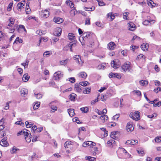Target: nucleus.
<instances>
[{"label": "nucleus", "mask_w": 161, "mask_h": 161, "mask_svg": "<svg viewBox=\"0 0 161 161\" xmlns=\"http://www.w3.org/2000/svg\"><path fill=\"white\" fill-rule=\"evenodd\" d=\"M21 95L24 97H25L27 95L28 90L25 88H23L20 91Z\"/></svg>", "instance_id": "nucleus-16"}, {"label": "nucleus", "mask_w": 161, "mask_h": 161, "mask_svg": "<svg viewBox=\"0 0 161 161\" xmlns=\"http://www.w3.org/2000/svg\"><path fill=\"white\" fill-rule=\"evenodd\" d=\"M129 30L131 31H134L136 29V26L132 22H130L128 24Z\"/></svg>", "instance_id": "nucleus-10"}, {"label": "nucleus", "mask_w": 161, "mask_h": 161, "mask_svg": "<svg viewBox=\"0 0 161 161\" xmlns=\"http://www.w3.org/2000/svg\"><path fill=\"white\" fill-rule=\"evenodd\" d=\"M81 87L79 84H76L75 86V90L77 92H80L82 91Z\"/></svg>", "instance_id": "nucleus-17"}, {"label": "nucleus", "mask_w": 161, "mask_h": 161, "mask_svg": "<svg viewBox=\"0 0 161 161\" xmlns=\"http://www.w3.org/2000/svg\"><path fill=\"white\" fill-rule=\"evenodd\" d=\"M109 77L110 78H117L118 79H120L121 78L120 75L117 73H110L109 75Z\"/></svg>", "instance_id": "nucleus-12"}, {"label": "nucleus", "mask_w": 161, "mask_h": 161, "mask_svg": "<svg viewBox=\"0 0 161 161\" xmlns=\"http://www.w3.org/2000/svg\"><path fill=\"white\" fill-rule=\"evenodd\" d=\"M40 105V102H37L33 106V109H36L38 108Z\"/></svg>", "instance_id": "nucleus-48"}, {"label": "nucleus", "mask_w": 161, "mask_h": 161, "mask_svg": "<svg viewBox=\"0 0 161 161\" xmlns=\"http://www.w3.org/2000/svg\"><path fill=\"white\" fill-rule=\"evenodd\" d=\"M107 17L108 18L111 19V20H112L114 19L115 16L114 14H113L112 12H110L107 14Z\"/></svg>", "instance_id": "nucleus-29"}, {"label": "nucleus", "mask_w": 161, "mask_h": 161, "mask_svg": "<svg viewBox=\"0 0 161 161\" xmlns=\"http://www.w3.org/2000/svg\"><path fill=\"white\" fill-rule=\"evenodd\" d=\"M100 118L102 120L103 122H104L108 119V117L107 115H104L101 116Z\"/></svg>", "instance_id": "nucleus-33"}, {"label": "nucleus", "mask_w": 161, "mask_h": 161, "mask_svg": "<svg viewBox=\"0 0 161 161\" xmlns=\"http://www.w3.org/2000/svg\"><path fill=\"white\" fill-rule=\"evenodd\" d=\"M141 49L144 51L147 50L148 48V45L147 43H143L141 46Z\"/></svg>", "instance_id": "nucleus-23"}, {"label": "nucleus", "mask_w": 161, "mask_h": 161, "mask_svg": "<svg viewBox=\"0 0 161 161\" xmlns=\"http://www.w3.org/2000/svg\"><path fill=\"white\" fill-rule=\"evenodd\" d=\"M76 46L75 43H72V42H70L68 45V47L69 48H70V51L71 52L73 51V50L72 49V47H75Z\"/></svg>", "instance_id": "nucleus-37"}, {"label": "nucleus", "mask_w": 161, "mask_h": 161, "mask_svg": "<svg viewBox=\"0 0 161 161\" xmlns=\"http://www.w3.org/2000/svg\"><path fill=\"white\" fill-rule=\"evenodd\" d=\"M155 85L156 86H161V83L160 82L157 80H156L154 81Z\"/></svg>", "instance_id": "nucleus-52"}, {"label": "nucleus", "mask_w": 161, "mask_h": 161, "mask_svg": "<svg viewBox=\"0 0 161 161\" xmlns=\"http://www.w3.org/2000/svg\"><path fill=\"white\" fill-rule=\"evenodd\" d=\"M119 114H117L115 115L113 117V119L115 120H117L118 118L119 117Z\"/></svg>", "instance_id": "nucleus-59"}, {"label": "nucleus", "mask_w": 161, "mask_h": 161, "mask_svg": "<svg viewBox=\"0 0 161 161\" xmlns=\"http://www.w3.org/2000/svg\"><path fill=\"white\" fill-rule=\"evenodd\" d=\"M115 141L113 139H111L108 141L107 144L108 146L112 147L115 144Z\"/></svg>", "instance_id": "nucleus-21"}, {"label": "nucleus", "mask_w": 161, "mask_h": 161, "mask_svg": "<svg viewBox=\"0 0 161 161\" xmlns=\"http://www.w3.org/2000/svg\"><path fill=\"white\" fill-rule=\"evenodd\" d=\"M86 159L89 161H95L96 158L94 157L91 156H86Z\"/></svg>", "instance_id": "nucleus-41"}, {"label": "nucleus", "mask_w": 161, "mask_h": 161, "mask_svg": "<svg viewBox=\"0 0 161 161\" xmlns=\"http://www.w3.org/2000/svg\"><path fill=\"white\" fill-rule=\"evenodd\" d=\"M140 84L143 86L144 85H147L148 84V82L146 80H142L139 81Z\"/></svg>", "instance_id": "nucleus-35"}, {"label": "nucleus", "mask_w": 161, "mask_h": 161, "mask_svg": "<svg viewBox=\"0 0 161 161\" xmlns=\"http://www.w3.org/2000/svg\"><path fill=\"white\" fill-rule=\"evenodd\" d=\"M29 62V61L28 60H26L25 62L22 63L21 64L24 66L25 68H27Z\"/></svg>", "instance_id": "nucleus-46"}, {"label": "nucleus", "mask_w": 161, "mask_h": 161, "mask_svg": "<svg viewBox=\"0 0 161 161\" xmlns=\"http://www.w3.org/2000/svg\"><path fill=\"white\" fill-rule=\"evenodd\" d=\"M80 110L84 113H87L89 110V108L87 107L81 108H80Z\"/></svg>", "instance_id": "nucleus-40"}, {"label": "nucleus", "mask_w": 161, "mask_h": 161, "mask_svg": "<svg viewBox=\"0 0 161 161\" xmlns=\"http://www.w3.org/2000/svg\"><path fill=\"white\" fill-rule=\"evenodd\" d=\"M161 105V102L160 101H159L157 103H154L153 104V106L154 107H155L156 106L159 107Z\"/></svg>", "instance_id": "nucleus-58"}, {"label": "nucleus", "mask_w": 161, "mask_h": 161, "mask_svg": "<svg viewBox=\"0 0 161 161\" xmlns=\"http://www.w3.org/2000/svg\"><path fill=\"white\" fill-rule=\"evenodd\" d=\"M127 144H130L131 145H135L138 143V141L136 140H129L126 142Z\"/></svg>", "instance_id": "nucleus-20"}, {"label": "nucleus", "mask_w": 161, "mask_h": 161, "mask_svg": "<svg viewBox=\"0 0 161 161\" xmlns=\"http://www.w3.org/2000/svg\"><path fill=\"white\" fill-rule=\"evenodd\" d=\"M123 70L125 72L126 71H130L131 69L130 63V62H126L121 66Z\"/></svg>", "instance_id": "nucleus-4"}, {"label": "nucleus", "mask_w": 161, "mask_h": 161, "mask_svg": "<svg viewBox=\"0 0 161 161\" xmlns=\"http://www.w3.org/2000/svg\"><path fill=\"white\" fill-rule=\"evenodd\" d=\"M27 130L26 129H24L18 133L17 135H24L26 141L28 142H30L31 141V134H30L29 135L28 133L26 131Z\"/></svg>", "instance_id": "nucleus-1"}, {"label": "nucleus", "mask_w": 161, "mask_h": 161, "mask_svg": "<svg viewBox=\"0 0 161 161\" xmlns=\"http://www.w3.org/2000/svg\"><path fill=\"white\" fill-rule=\"evenodd\" d=\"M68 112L69 116L71 117H73L75 114L74 109H68Z\"/></svg>", "instance_id": "nucleus-27"}, {"label": "nucleus", "mask_w": 161, "mask_h": 161, "mask_svg": "<svg viewBox=\"0 0 161 161\" xmlns=\"http://www.w3.org/2000/svg\"><path fill=\"white\" fill-rule=\"evenodd\" d=\"M76 95L74 93H72L69 95L70 99L71 101H74L75 97H76Z\"/></svg>", "instance_id": "nucleus-39"}, {"label": "nucleus", "mask_w": 161, "mask_h": 161, "mask_svg": "<svg viewBox=\"0 0 161 161\" xmlns=\"http://www.w3.org/2000/svg\"><path fill=\"white\" fill-rule=\"evenodd\" d=\"M35 96L36 97L37 99H40L42 98V95L41 94L38 93L36 94L35 93L34 94Z\"/></svg>", "instance_id": "nucleus-50"}, {"label": "nucleus", "mask_w": 161, "mask_h": 161, "mask_svg": "<svg viewBox=\"0 0 161 161\" xmlns=\"http://www.w3.org/2000/svg\"><path fill=\"white\" fill-rule=\"evenodd\" d=\"M101 98L103 101H105L107 98V96L106 95H102L101 96Z\"/></svg>", "instance_id": "nucleus-57"}, {"label": "nucleus", "mask_w": 161, "mask_h": 161, "mask_svg": "<svg viewBox=\"0 0 161 161\" xmlns=\"http://www.w3.org/2000/svg\"><path fill=\"white\" fill-rule=\"evenodd\" d=\"M101 130H102L104 132V136H106L108 134V131L106 130V129L105 128H100Z\"/></svg>", "instance_id": "nucleus-47"}, {"label": "nucleus", "mask_w": 161, "mask_h": 161, "mask_svg": "<svg viewBox=\"0 0 161 161\" xmlns=\"http://www.w3.org/2000/svg\"><path fill=\"white\" fill-rule=\"evenodd\" d=\"M69 60V58H67L64 60H61L59 62L60 65L65 66L67 65Z\"/></svg>", "instance_id": "nucleus-15"}, {"label": "nucleus", "mask_w": 161, "mask_h": 161, "mask_svg": "<svg viewBox=\"0 0 161 161\" xmlns=\"http://www.w3.org/2000/svg\"><path fill=\"white\" fill-rule=\"evenodd\" d=\"M111 66L114 68L116 69L119 67V64H116L115 61L113 60L111 62Z\"/></svg>", "instance_id": "nucleus-28"}, {"label": "nucleus", "mask_w": 161, "mask_h": 161, "mask_svg": "<svg viewBox=\"0 0 161 161\" xmlns=\"http://www.w3.org/2000/svg\"><path fill=\"white\" fill-rule=\"evenodd\" d=\"M7 138L5 137L3 139L1 142L0 144L3 147H7L8 145V143L6 141Z\"/></svg>", "instance_id": "nucleus-11"}, {"label": "nucleus", "mask_w": 161, "mask_h": 161, "mask_svg": "<svg viewBox=\"0 0 161 161\" xmlns=\"http://www.w3.org/2000/svg\"><path fill=\"white\" fill-rule=\"evenodd\" d=\"M134 128L132 123L129 122L127 124L126 129L128 132H131L132 131L134 130Z\"/></svg>", "instance_id": "nucleus-6"}, {"label": "nucleus", "mask_w": 161, "mask_h": 161, "mask_svg": "<svg viewBox=\"0 0 161 161\" xmlns=\"http://www.w3.org/2000/svg\"><path fill=\"white\" fill-rule=\"evenodd\" d=\"M68 38L70 40H74L75 39V36H74V34L72 33H69Z\"/></svg>", "instance_id": "nucleus-30"}, {"label": "nucleus", "mask_w": 161, "mask_h": 161, "mask_svg": "<svg viewBox=\"0 0 161 161\" xmlns=\"http://www.w3.org/2000/svg\"><path fill=\"white\" fill-rule=\"evenodd\" d=\"M73 120L74 122H76L78 124L80 123V120H79L78 118L77 117H75L73 119Z\"/></svg>", "instance_id": "nucleus-60"}, {"label": "nucleus", "mask_w": 161, "mask_h": 161, "mask_svg": "<svg viewBox=\"0 0 161 161\" xmlns=\"http://www.w3.org/2000/svg\"><path fill=\"white\" fill-rule=\"evenodd\" d=\"M92 143V142L91 141H87L85 142L82 144V146L84 147H86L87 146H91Z\"/></svg>", "instance_id": "nucleus-32"}, {"label": "nucleus", "mask_w": 161, "mask_h": 161, "mask_svg": "<svg viewBox=\"0 0 161 161\" xmlns=\"http://www.w3.org/2000/svg\"><path fill=\"white\" fill-rule=\"evenodd\" d=\"M63 75L62 72L60 71H57L54 74V79L56 80H59L63 77Z\"/></svg>", "instance_id": "nucleus-3"}, {"label": "nucleus", "mask_w": 161, "mask_h": 161, "mask_svg": "<svg viewBox=\"0 0 161 161\" xmlns=\"http://www.w3.org/2000/svg\"><path fill=\"white\" fill-rule=\"evenodd\" d=\"M14 19L12 18H10L9 19V23L7 26V28L9 29L10 27H12L14 23Z\"/></svg>", "instance_id": "nucleus-19"}, {"label": "nucleus", "mask_w": 161, "mask_h": 161, "mask_svg": "<svg viewBox=\"0 0 161 161\" xmlns=\"http://www.w3.org/2000/svg\"><path fill=\"white\" fill-rule=\"evenodd\" d=\"M66 3L67 5L69 6L71 8H72L74 7V4L70 0H67L66 2Z\"/></svg>", "instance_id": "nucleus-34"}, {"label": "nucleus", "mask_w": 161, "mask_h": 161, "mask_svg": "<svg viewBox=\"0 0 161 161\" xmlns=\"http://www.w3.org/2000/svg\"><path fill=\"white\" fill-rule=\"evenodd\" d=\"M39 14L41 17L44 18H46L50 14L49 12L47 10H42L39 12Z\"/></svg>", "instance_id": "nucleus-5"}, {"label": "nucleus", "mask_w": 161, "mask_h": 161, "mask_svg": "<svg viewBox=\"0 0 161 161\" xmlns=\"http://www.w3.org/2000/svg\"><path fill=\"white\" fill-rule=\"evenodd\" d=\"M155 141L157 142H161V137H156L155 139Z\"/></svg>", "instance_id": "nucleus-53"}, {"label": "nucleus", "mask_w": 161, "mask_h": 161, "mask_svg": "<svg viewBox=\"0 0 161 161\" xmlns=\"http://www.w3.org/2000/svg\"><path fill=\"white\" fill-rule=\"evenodd\" d=\"M132 92L134 94L136 93L138 96L140 97L141 96V93L140 91H134Z\"/></svg>", "instance_id": "nucleus-45"}, {"label": "nucleus", "mask_w": 161, "mask_h": 161, "mask_svg": "<svg viewBox=\"0 0 161 161\" xmlns=\"http://www.w3.org/2000/svg\"><path fill=\"white\" fill-rule=\"evenodd\" d=\"M78 76L80 77L86 79L87 76V75L86 72H81L79 74Z\"/></svg>", "instance_id": "nucleus-25"}, {"label": "nucleus", "mask_w": 161, "mask_h": 161, "mask_svg": "<svg viewBox=\"0 0 161 161\" xmlns=\"http://www.w3.org/2000/svg\"><path fill=\"white\" fill-rule=\"evenodd\" d=\"M53 21L57 24H60L63 22L64 20L63 19L58 17H54L53 18Z\"/></svg>", "instance_id": "nucleus-18"}, {"label": "nucleus", "mask_w": 161, "mask_h": 161, "mask_svg": "<svg viewBox=\"0 0 161 161\" xmlns=\"http://www.w3.org/2000/svg\"><path fill=\"white\" fill-rule=\"evenodd\" d=\"M51 108L52 110L54 111H53V112L55 111H56L58 108L57 107V106H52L51 107Z\"/></svg>", "instance_id": "nucleus-62"}, {"label": "nucleus", "mask_w": 161, "mask_h": 161, "mask_svg": "<svg viewBox=\"0 0 161 161\" xmlns=\"http://www.w3.org/2000/svg\"><path fill=\"white\" fill-rule=\"evenodd\" d=\"M155 20H145L143 22V24L145 25H149L150 23L151 24H152V23H154L155 22Z\"/></svg>", "instance_id": "nucleus-22"}, {"label": "nucleus", "mask_w": 161, "mask_h": 161, "mask_svg": "<svg viewBox=\"0 0 161 161\" xmlns=\"http://www.w3.org/2000/svg\"><path fill=\"white\" fill-rule=\"evenodd\" d=\"M91 24L90 18H87L85 19V25H90Z\"/></svg>", "instance_id": "nucleus-49"}, {"label": "nucleus", "mask_w": 161, "mask_h": 161, "mask_svg": "<svg viewBox=\"0 0 161 161\" xmlns=\"http://www.w3.org/2000/svg\"><path fill=\"white\" fill-rule=\"evenodd\" d=\"M92 33L88 32L83 33L82 38L83 40H86L87 39H90L92 37Z\"/></svg>", "instance_id": "nucleus-8"}, {"label": "nucleus", "mask_w": 161, "mask_h": 161, "mask_svg": "<svg viewBox=\"0 0 161 161\" xmlns=\"http://www.w3.org/2000/svg\"><path fill=\"white\" fill-rule=\"evenodd\" d=\"M74 59L75 60L76 62L81 66L83 62L82 61L79 55H76L74 57Z\"/></svg>", "instance_id": "nucleus-7"}, {"label": "nucleus", "mask_w": 161, "mask_h": 161, "mask_svg": "<svg viewBox=\"0 0 161 161\" xmlns=\"http://www.w3.org/2000/svg\"><path fill=\"white\" fill-rule=\"evenodd\" d=\"M116 46L115 43L113 42H110L108 44V48L110 50H113Z\"/></svg>", "instance_id": "nucleus-13"}, {"label": "nucleus", "mask_w": 161, "mask_h": 161, "mask_svg": "<svg viewBox=\"0 0 161 161\" xmlns=\"http://www.w3.org/2000/svg\"><path fill=\"white\" fill-rule=\"evenodd\" d=\"M130 116L133 119L138 120L140 119V113L138 111L130 113Z\"/></svg>", "instance_id": "nucleus-2"}, {"label": "nucleus", "mask_w": 161, "mask_h": 161, "mask_svg": "<svg viewBox=\"0 0 161 161\" xmlns=\"http://www.w3.org/2000/svg\"><path fill=\"white\" fill-rule=\"evenodd\" d=\"M77 13V11L75 8L72 9L70 12V15L72 16H74Z\"/></svg>", "instance_id": "nucleus-36"}, {"label": "nucleus", "mask_w": 161, "mask_h": 161, "mask_svg": "<svg viewBox=\"0 0 161 161\" xmlns=\"http://www.w3.org/2000/svg\"><path fill=\"white\" fill-rule=\"evenodd\" d=\"M79 84L80 85L84 86H86L89 84V83L87 81L80 82Z\"/></svg>", "instance_id": "nucleus-38"}, {"label": "nucleus", "mask_w": 161, "mask_h": 161, "mask_svg": "<svg viewBox=\"0 0 161 161\" xmlns=\"http://www.w3.org/2000/svg\"><path fill=\"white\" fill-rule=\"evenodd\" d=\"M95 24L96 25H97V26L98 27H102L103 26V24H102V23L98 21L96 22L95 23Z\"/></svg>", "instance_id": "nucleus-61"}, {"label": "nucleus", "mask_w": 161, "mask_h": 161, "mask_svg": "<svg viewBox=\"0 0 161 161\" xmlns=\"http://www.w3.org/2000/svg\"><path fill=\"white\" fill-rule=\"evenodd\" d=\"M32 132H35V131H36V130L37 129V127H36V126H35V125H34L32 127Z\"/></svg>", "instance_id": "nucleus-63"}, {"label": "nucleus", "mask_w": 161, "mask_h": 161, "mask_svg": "<svg viewBox=\"0 0 161 161\" xmlns=\"http://www.w3.org/2000/svg\"><path fill=\"white\" fill-rule=\"evenodd\" d=\"M145 57L144 55L143 54H141L138 55L136 58L137 60H140L141 59H145Z\"/></svg>", "instance_id": "nucleus-43"}, {"label": "nucleus", "mask_w": 161, "mask_h": 161, "mask_svg": "<svg viewBox=\"0 0 161 161\" xmlns=\"http://www.w3.org/2000/svg\"><path fill=\"white\" fill-rule=\"evenodd\" d=\"M15 124L20 125L22 126H24V123L21 121H18L15 123Z\"/></svg>", "instance_id": "nucleus-54"}, {"label": "nucleus", "mask_w": 161, "mask_h": 161, "mask_svg": "<svg viewBox=\"0 0 161 161\" xmlns=\"http://www.w3.org/2000/svg\"><path fill=\"white\" fill-rule=\"evenodd\" d=\"M62 32V29L61 28L58 27H57L53 33L54 35L55 36H60Z\"/></svg>", "instance_id": "nucleus-9"}, {"label": "nucleus", "mask_w": 161, "mask_h": 161, "mask_svg": "<svg viewBox=\"0 0 161 161\" xmlns=\"http://www.w3.org/2000/svg\"><path fill=\"white\" fill-rule=\"evenodd\" d=\"M17 31L20 32H24L25 33L26 32V31L25 29L24 26L22 25H20L17 29Z\"/></svg>", "instance_id": "nucleus-14"}, {"label": "nucleus", "mask_w": 161, "mask_h": 161, "mask_svg": "<svg viewBox=\"0 0 161 161\" xmlns=\"http://www.w3.org/2000/svg\"><path fill=\"white\" fill-rule=\"evenodd\" d=\"M83 91L84 94H89L90 93L91 89L86 87L83 89Z\"/></svg>", "instance_id": "nucleus-31"}, {"label": "nucleus", "mask_w": 161, "mask_h": 161, "mask_svg": "<svg viewBox=\"0 0 161 161\" xmlns=\"http://www.w3.org/2000/svg\"><path fill=\"white\" fill-rule=\"evenodd\" d=\"M105 64H104V65L100 64L98 66L97 68L99 69H104L105 68Z\"/></svg>", "instance_id": "nucleus-56"}, {"label": "nucleus", "mask_w": 161, "mask_h": 161, "mask_svg": "<svg viewBox=\"0 0 161 161\" xmlns=\"http://www.w3.org/2000/svg\"><path fill=\"white\" fill-rule=\"evenodd\" d=\"M117 133V132L113 131L111 133L110 136L111 138L114 139H116V137L115 136Z\"/></svg>", "instance_id": "nucleus-42"}, {"label": "nucleus", "mask_w": 161, "mask_h": 161, "mask_svg": "<svg viewBox=\"0 0 161 161\" xmlns=\"http://www.w3.org/2000/svg\"><path fill=\"white\" fill-rule=\"evenodd\" d=\"M4 120H5V119L4 118H3L0 120V126L4 125Z\"/></svg>", "instance_id": "nucleus-64"}, {"label": "nucleus", "mask_w": 161, "mask_h": 161, "mask_svg": "<svg viewBox=\"0 0 161 161\" xmlns=\"http://www.w3.org/2000/svg\"><path fill=\"white\" fill-rule=\"evenodd\" d=\"M128 12H125L123 14V18L124 19H127V16L128 15Z\"/></svg>", "instance_id": "nucleus-55"}, {"label": "nucleus", "mask_w": 161, "mask_h": 161, "mask_svg": "<svg viewBox=\"0 0 161 161\" xmlns=\"http://www.w3.org/2000/svg\"><path fill=\"white\" fill-rule=\"evenodd\" d=\"M147 3L149 6H151L152 7L153 6V4H154L153 1L152 0H147Z\"/></svg>", "instance_id": "nucleus-44"}, {"label": "nucleus", "mask_w": 161, "mask_h": 161, "mask_svg": "<svg viewBox=\"0 0 161 161\" xmlns=\"http://www.w3.org/2000/svg\"><path fill=\"white\" fill-rule=\"evenodd\" d=\"M30 76H28V74H24L22 78V80L24 82H26L29 80Z\"/></svg>", "instance_id": "nucleus-26"}, {"label": "nucleus", "mask_w": 161, "mask_h": 161, "mask_svg": "<svg viewBox=\"0 0 161 161\" xmlns=\"http://www.w3.org/2000/svg\"><path fill=\"white\" fill-rule=\"evenodd\" d=\"M17 42H18L19 43H21L23 42V40L21 39H20L19 37H17L14 41V43Z\"/></svg>", "instance_id": "nucleus-51"}, {"label": "nucleus", "mask_w": 161, "mask_h": 161, "mask_svg": "<svg viewBox=\"0 0 161 161\" xmlns=\"http://www.w3.org/2000/svg\"><path fill=\"white\" fill-rule=\"evenodd\" d=\"M25 4V1H23L22 2H21L20 3H19L17 6V9L19 10H21V8H22L23 6H24Z\"/></svg>", "instance_id": "nucleus-24"}]
</instances>
